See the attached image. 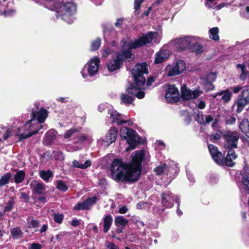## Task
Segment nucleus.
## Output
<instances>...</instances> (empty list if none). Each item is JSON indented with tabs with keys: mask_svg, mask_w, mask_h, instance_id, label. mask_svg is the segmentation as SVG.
Wrapping results in <instances>:
<instances>
[{
	"mask_svg": "<svg viewBox=\"0 0 249 249\" xmlns=\"http://www.w3.org/2000/svg\"><path fill=\"white\" fill-rule=\"evenodd\" d=\"M249 103V88L246 87L242 92V95L236 100L235 104L237 106V112H241Z\"/></svg>",
	"mask_w": 249,
	"mask_h": 249,
	"instance_id": "obj_10",
	"label": "nucleus"
},
{
	"mask_svg": "<svg viewBox=\"0 0 249 249\" xmlns=\"http://www.w3.org/2000/svg\"><path fill=\"white\" fill-rule=\"evenodd\" d=\"M75 138L74 140V143H81L85 141L86 140H88L89 141H91V137L89 136H86L84 134H76L74 135Z\"/></svg>",
	"mask_w": 249,
	"mask_h": 249,
	"instance_id": "obj_29",
	"label": "nucleus"
},
{
	"mask_svg": "<svg viewBox=\"0 0 249 249\" xmlns=\"http://www.w3.org/2000/svg\"><path fill=\"white\" fill-rule=\"evenodd\" d=\"M15 204L14 198L13 197H11L9 201L6 204L4 211V212H9L11 211L13 208L14 205Z\"/></svg>",
	"mask_w": 249,
	"mask_h": 249,
	"instance_id": "obj_40",
	"label": "nucleus"
},
{
	"mask_svg": "<svg viewBox=\"0 0 249 249\" xmlns=\"http://www.w3.org/2000/svg\"><path fill=\"white\" fill-rule=\"evenodd\" d=\"M186 69V64L182 60H178L172 64H168L165 68L164 71L168 76L179 75Z\"/></svg>",
	"mask_w": 249,
	"mask_h": 249,
	"instance_id": "obj_8",
	"label": "nucleus"
},
{
	"mask_svg": "<svg viewBox=\"0 0 249 249\" xmlns=\"http://www.w3.org/2000/svg\"><path fill=\"white\" fill-rule=\"evenodd\" d=\"M30 186L33 192L37 194H43L45 191V185L43 183H38L36 180L32 181Z\"/></svg>",
	"mask_w": 249,
	"mask_h": 249,
	"instance_id": "obj_21",
	"label": "nucleus"
},
{
	"mask_svg": "<svg viewBox=\"0 0 249 249\" xmlns=\"http://www.w3.org/2000/svg\"><path fill=\"white\" fill-rule=\"evenodd\" d=\"M40 177L46 182H48L50 178H53V173L50 170H41L39 172Z\"/></svg>",
	"mask_w": 249,
	"mask_h": 249,
	"instance_id": "obj_27",
	"label": "nucleus"
},
{
	"mask_svg": "<svg viewBox=\"0 0 249 249\" xmlns=\"http://www.w3.org/2000/svg\"><path fill=\"white\" fill-rule=\"evenodd\" d=\"M204 51L203 46L201 43V39L198 37L190 51L195 53L196 54H200Z\"/></svg>",
	"mask_w": 249,
	"mask_h": 249,
	"instance_id": "obj_26",
	"label": "nucleus"
},
{
	"mask_svg": "<svg viewBox=\"0 0 249 249\" xmlns=\"http://www.w3.org/2000/svg\"><path fill=\"white\" fill-rule=\"evenodd\" d=\"M236 68L241 72L240 79L243 81L245 80L249 75V72L246 69V65L244 64H238L236 65Z\"/></svg>",
	"mask_w": 249,
	"mask_h": 249,
	"instance_id": "obj_25",
	"label": "nucleus"
},
{
	"mask_svg": "<svg viewBox=\"0 0 249 249\" xmlns=\"http://www.w3.org/2000/svg\"><path fill=\"white\" fill-rule=\"evenodd\" d=\"M218 96H221V99L224 102L227 103L230 101L232 93L228 89H227L216 93L214 95V97L216 98Z\"/></svg>",
	"mask_w": 249,
	"mask_h": 249,
	"instance_id": "obj_23",
	"label": "nucleus"
},
{
	"mask_svg": "<svg viewBox=\"0 0 249 249\" xmlns=\"http://www.w3.org/2000/svg\"><path fill=\"white\" fill-rule=\"evenodd\" d=\"M117 135V129L115 128H111L107 134L105 142L106 143L107 145L111 144L115 141Z\"/></svg>",
	"mask_w": 249,
	"mask_h": 249,
	"instance_id": "obj_22",
	"label": "nucleus"
},
{
	"mask_svg": "<svg viewBox=\"0 0 249 249\" xmlns=\"http://www.w3.org/2000/svg\"><path fill=\"white\" fill-rule=\"evenodd\" d=\"M236 121V119L233 116H230L226 121V124H232Z\"/></svg>",
	"mask_w": 249,
	"mask_h": 249,
	"instance_id": "obj_54",
	"label": "nucleus"
},
{
	"mask_svg": "<svg viewBox=\"0 0 249 249\" xmlns=\"http://www.w3.org/2000/svg\"><path fill=\"white\" fill-rule=\"evenodd\" d=\"M53 219L55 222L58 223H61L63 219V215L62 214L53 213Z\"/></svg>",
	"mask_w": 249,
	"mask_h": 249,
	"instance_id": "obj_49",
	"label": "nucleus"
},
{
	"mask_svg": "<svg viewBox=\"0 0 249 249\" xmlns=\"http://www.w3.org/2000/svg\"><path fill=\"white\" fill-rule=\"evenodd\" d=\"M213 120V117L212 115L206 116L204 119V124L209 123Z\"/></svg>",
	"mask_w": 249,
	"mask_h": 249,
	"instance_id": "obj_60",
	"label": "nucleus"
},
{
	"mask_svg": "<svg viewBox=\"0 0 249 249\" xmlns=\"http://www.w3.org/2000/svg\"><path fill=\"white\" fill-rule=\"evenodd\" d=\"M242 182L245 186L249 187V174H245L243 176Z\"/></svg>",
	"mask_w": 249,
	"mask_h": 249,
	"instance_id": "obj_51",
	"label": "nucleus"
},
{
	"mask_svg": "<svg viewBox=\"0 0 249 249\" xmlns=\"http://www.w3.org/2000/svg\"><path fill=\"white\" fill-rule=\"evenodd\" d=\"M229 149L226 157L225 159H224V164H225L227 166L232 167L234 164L233 160H235L237 156L232 148Z\"/></svg>",
	"mask_w": 249,
	"mask_h": 249,
	"instance_id": "obj_20",
	"label": "nucleus"
},
{
	"mask_svg": "<svg viewBox=\"0 0 249 249\" xmlns=\"http://www.w3.org/2000/svg\"><path fill=\"white\" fill-rule=\"evenodd\" d=\"M53 154L56 160H62L65 158L64 154L61 151H54Z\"/></svg>",
	"mask_w": 249,
	"mask_h": 249,
	"instance_id": "obj_47",
	"label": "nucleus"
},
{
	"mask_svg": "<svg viewBox=\"0 0 249 249\" xmlns=\"http://www.w3.org/2000/svg\"><path fill=\"white\" fill-rule=\"evenodd\" d=\"M227 5V3H221L219 4V5H218L217 6H215V5L214 6V8H213V9H215L217 10H219L221 8H222L224 7L225 6H226Z\"/></svg>",
	"mask_w": 249,
	"mask_h": 249,
	"instance_id": "obj_61",
	"label": "nucleus"
},
{
	"mask_svg": "<svg viewBox=\"0 0 249 249\" xmlns=\"http://www.w3.org/2000/svg\"><path fill=\"white\" fill-rule=\"evenodd\" d=\"M239 129L249 138V122L247 119H244L239 125Z\"/></svg>",
	"mask_w": 249,
	"mask_h": 249,
	"instance_id": "obj_24",
	"label": "nucleus"
},
{
	"mask_svg": "<svg viewBox=\"0 0 249 249\" xmlns=\"http://www.w3.org/2000/svg\"><path fill=\"white\" fill-rule=\"evenodd\" d=\"M134 80V84H130L126 89L127 93L136 97L138 99H142L145 95L142 89L145 82V78L143 74L148 73V69L146 63L138 64L134 66L131 71Z\"/></svg>",
	"mask_w": 249,
	"mask_h": 249,
	"instance_id": "obj_4",
	"label": "nucleus"
},
{
	"mask_svg": "<svg viewBox=\"0 0 249 249\" xmlns=\"http://www.w3.org/2000/svg\"><path fill=\"white\" fill-rule=\"evenodd\" d=\"M167 167L166 164H163L161 165L157 166L155 169L154 171L157 175H160L162 173L166 171Z\"/></svg>",
	"mask_w": 249,
	"mask_h": 249,
	"instance_id": "obj_39",
	"label": "nucleus"
},
{
	"mask_svg": "<svg viewBox=\"0 0 249 249\" xmlns=\"http://www.w3.org/2000/svg\"><path fill=\"white\" fill-rule=\"evenodd\" d=\"M32 119L22 127H19L18 130V135L20 139L29 138L36 134L39 130L43 127V123L48 116L46 109L41 108L38 111H32Z\"/></svg>",
	"mask_w": 249,
	"mask_h": 249,
	"instance_id": "obj_3",
	"label": "nucleus"
},
{
	"mask_svg": "<svg viewBox=\"0 0 249 249\" xmlns=\"http://www.w3.org/2000/svg\"><path fill=\"white\" fill-rule=\"evenodd\" d=\"M105 246L107 249H120L119 247L114 243L106 241Z\"/></svg>",
	"mask_w": 249,
	"mask_h": 249,
	"instance_id": "obj_45",
	"label": "nucleus"
},
{
	"mask_svg": "<svg viewBox=\"0 0 249 249\" xmlns=\"http://www.w3.org/2000/svg\"><path fill=\"white\" fill-rule=\"evenodd\" d=\"M110 33H112V34H115V33L111 30L110 31V30L107 28H104V37L106 38V37L107 36H108L109 35V34Z\"/></svg>",
	"mask_w": 249,
	"mask_h": 249,
	"instance_id": "obj_57",
	"label": "nucleus"
},
{
	"mask_svg": "<svg viewBox=\"0 0 249 249\" xmlns=\"http://www.w3.org/2000/svg\"><path fill=\"white\" fill-rule=\"evenodd\" d=\"M162 204L166 208H171L173 207L174 200L179 204V201L177 196L174 198V196L170 192L166 191L162 194Z\"/></svg>",
	"mask_w": 249,
	"mask_h": 249,
	"instance_id": "obj_16",
	"label": "nucleus"
},
{
	"mask_svg": "<svg viewBox=\"0 0 249 249\" xmlns=\"http://www.w3.org/2000/svg\"><path fill=\"white\" fill-rule=\"evenodd\" d=\"M28 224H29V226L30 228H36L38 227V226L39 225V222L36 220L32 219L31 221V222L30 223H29Z\"/></svg>",
	"mask_w": 249,
	"mask_h": 249,
	"instance_id": "obj_53",
	"label": "nucleus"
},
{
	"mask_svg": "<svg viewBox=\"0 0 249 249\" xmlns=\"http://www.w3.org/2000/svg\"><path fill=\"white\" fill-rule=\"evenodd\" d=\"M79 148L77 146H74V147H72V146H68L67 147V150L68 151H70V152H73V151H76Z\"/></svg>",
	"mask_w": 249,
	"mask_h": 249,
	"instance_id": "obj_63",
	"label": "nucleus"
},
{
	"mask_svg": "<svg viewBox=\"0 0 249 249\" xmlns=\"http://www.w3.org/2000/svg\"><path fill=\"white\" fill-rule=\"evenodd\" d=\"M208 149L214 161L219 165H223L224 156L221 152L218 150L217 148L213 144H209Z\"/></svg>",
	"mask_w": 249,
	"mask_h": 249,
	"instance_id": "obj_14",
	"label": "nucleus"
},
{
	"mask_svg": "<svg viewBox=\"0 0 249 249\" xmlns=\"http://www.w3.org/2000/svg\"><path fill=\"white\" fill-rule=\"evenodd\" d=\"M56 135V132L53 130H50L48 131L45 134V138L49 141H52L55 138Z\"/></svg>",
	"mask_w": 249,
	"mask_h": 249,
	"instance_id": "obj_41",
	"label": "nucleus"
},
{
	"mask_svg": "<svg viewBox=\"0 0 249 249\" xmlns=\"http://www.w3.org/2000/svg\"><path fill=\"white\" fill-rule=\"evenodd\" d=\"M114 51V49L113 48H111L109 47H106L102 51V56L104 58H107L108 55L111 54Z\"/></svg>",
	"mask_w": 249,
	"mask_h": 249,
	"instance_id": "obj_38",
	"label": "nucleus"
},
{
	"mask_svg": "<svg viewBox=\"0 0 249 249\" xmlns=\"http://www.w3.org/2000/svg\"><path fill=\"white\" fill-rule=\"evenodd\" d=\"M15 12L14 10H8L7 11L4 10V11L3 12V14L5 16H10L14 15L15 14Z\"/></svg>",
	"mask_w": 249,
	"mask_h": 249,
	"instance_id": "obj_58",
	"label": "nucleus"
},
{
	"mask_svg": "<svg viewBox=\"0 0 249 249\" xmlns=\"http://www.w3.org/2000/svg\"><path fill=\"white\" fill-rule=\"evenodd\" d=\"M90 165L91 161L89 160H87L83 164L76 160H74L72 163V167L79 168L80 169H86L89 167Z\"/></svg>",
	"mask_w": 249,
	"mask_h": 249,
	"instance_id": "obj_30",
	"label": "nucleus"
},
{
	"mask_svg": "<svg viewBox=\"0 0 249 249\" xmlns=\"http://www.w3.org/2000/svg\"><path fill=\"white\" fill-rule=\"evenodd\" d=\"M11 177L10 174H6L3 176L0 179V187L4 186L7 184Z\"/></svg>",
	"mask_w": 249,
	"mask_h": 249,
	"instance_id": "obj_36",
	"label": "nucleus"
},
{
	"mask_svg": "<svg viewBox=\"0 0 249 249\" xmlns=\"http://www.w3.org/2000/svg\"><path fill=\"white\" fill-rule=\"evenodd\" d=\"M97 197L95 196L89 198L85 201L77 203L74 207L73 209L74 210L77 211L88 209L91 205L95 203Z\"/></svg>",
	"mask_w": 249,
	"mask_h": 249,
	"instance_id": "obj_19",
	"label": "nucleus"
},
{
	"mask_svg": "<svg viewBox=\"0 0 249 249\" xmlns=\"http://www.w3.org/2000/svg\"><path fill=\"white\" fill-rule=\"evenodd\" d=\"M231 89L234 93H237L242 89V88L241 86H237L232 88Z\"/></svg>",
	"mask_w": 249,
	"mask_h": 249,
	"instance_id": "obj_62",
	"label": "nucleus"
},
{
	"mask_svg": "<svg viewBox=\"0 0 249 249\" xmlns=\"http://www.w3.org/2000/svg\"><path fill=\"white\" fill-rule=\"evenodd\" d=\"M108 105L105 104H100L98 107V110L100 112H103L105 110L106 108H108Z\"/></svg>",
	"mask_w": 249,
	"mask_h": 249,
	"instance_id": "obj_56",
	"label": "nucleus"
},
{
	"mask_svg": "<svg viewBox=\"0 0 249 249\" xmlns=\"http://www.w3.org/2000/svg\"><path fill=\"white\" fill-rule=\"evenodd\" d=\"M136 207L138 210L145 209L149 207V204L144 201H141L136 205Z\"/></svg>",
	"mask_w": 249,
	"mask_h": 249,
	"instance_id": "obj_48",
	"label": "nucleus"
},
{
	"mask_svg": "<svg viewBox=\"0 0 249 249\" xmlns=\"http://www.w3.org/2000/svg\"><path fill=\"white\" fill-rule=\"evenodd\" d=\"M56 188L62 191H66L68 190V186L66 183L62 180H58L57 181Z\"/></svg>",
	"mask_w": 249,
	"mask_h": 249,
	"instance_id": "obj_37",
	"label": "nucleus"
},
{
	"mask_svg": "<svg viewBox=\"0 0 249 249\" xmlns=\"http://www.w3.org/2000/svg\"><path fill=\"white\" fill-rule=\"evenodd\" d=\"M203 91L199 89L192 90L183 85L181 88V95L184 100H190L199 96Z\"/></svg>",
	"mask_w": 249,
	"mask_h": 249,
	"instance_id": "obj_11",
	"label": "nucleus"
},
{
	"mask_svg": "<svg viewBox=\"0 0 249 249\" xmlns=\"http://www.w3.org/2000/svg\"><path fill=\"white\" fill-rule=\"evenodd\" d=\"M206 106V104L203 101H199L197 107L200 109H203L205 108Z\"/></svg>",
	"mask_w": 249,
	"mask_h": 249,
	"instance_id": "obj_64",
	"label": "nucleus"
},
{
	"mask_svg": "<svg viewBox=\"0 0 249 249\" xmlns=\"http://www.w3.org/2000/svg\"><path fill=\"white\" fill-rule=\"evenodd\" d=\"M201 78L203 80V84L207 90H212L213 89L214 87L212 83L216 80V74L215 73L212 72L207 73L203 75Z\"/></svg>",
	"mask_w": 249,
	"mask_h": 249,
	"instance_id": "obj_15",
	"label": "nucleus"
},
{
	"mask_svg": "<svg viewBox=\"0 0 249 249\" xmlns=\"http://www.w3.org/2000/svg\"><path fill=\"white\" fill-rule=\"evenodd\" d=\"M51 9L56 11L57 18L60 17L68 23H72L75 19L76 6L72 2L66 0H63L61 2H53Z\"/></svg>",
	"mask_w": 249,
	"mask_h": 249,
	"instance_id": "obj_5",
	"label": "nucleus"
},
{
	"mask_svg": "<svg viewBox=\"0 0 249 249\" xmlns=\"http://www.w3.org/2000/svg\"><path fill=\"white\" fill-rule=\"evenodd\" d=\"M144 155L143 150L136 152L130 163L115 159L110 167V177L116 181L134 182L138 180L141 172V162Z\"/></svg>",
	"mask_w": 249,
	"mask_h": 249,
	"instance_id": "obj_2",
	"label": "nucleus"
},
{
	"mask_svg": "<svg viewBox=\"0 0 249 249\" xmlns=\"http://www.w3.org/2000/svg\"><path fill=\"white\" fill-rule=\"evenodd\" d=\"M112 222V217L109 215H106L104 218V232L106 233L107 232L110 227L111 225Z\"/></svg>",
	"mask_w": 249,
	"mask_h": 249,
	"instance_id": "obj_28",
	"label": "nucleus"
},
{
	"mask_svg": "<svg viewBox=\"0 0 249 249\" xmlns=\"http://www.w3.org/2000/svg\"><path fill=\"white\" fill-rule=\"evenodd\" d=\"M172 43L179 50H187L188 36H184L179 38H177L172 40Z\"/></svg>",
	"mask_w": 249,
	"mask_h": 249,
	"instance_id": "obj_17",
	"label": "nucleus"
},
{
	"mask_svg": "<svg viewBox=\"0 0 249 249\" xmlns=\"http://www.w3.org/2000/svg\"><path fill=\"white\" fill-rule=\"evenodd\" d=\"M108 113L110 115V117L112 119V123H116L119 125L126 123H128V125H131L132 124V121L127 120L125 115L118 113L111 107L108 109Z\"/></svg>",
	"mask_w": 249,
	"mask_h": 249,
	"instance_id": "obj_9",
	"label": "nucleus"
},
{
	"mask_svg": "<svg viewBox=\"0 0 249 249\" xmlns=\"http://www.w3.org/2000/svg\"><path fill=\"white\" fill-rule=\"evenodd\" d=\"M128 220L123 216H118L115 217V223L117 226H121L125 227L128 223Z\"/></svg>",
	"mask_w": 249,
	"mask_h": 249,
	"instance_id": "obj_32",
	"label": "nucleus"
},
{
	"mask_svg": "<svg viewBox=\"0 0 249 249\" xmlns=\"http://www.w3.org/2000/svg\"><path fill=\"white\" fill-rule=\"evenodd\" d=\"M11 234L14 238L20 237L22 235V231L18 228H14L11 230Z\"/></svg>",
	"mask_w": 249,
	"mask_h": 249,
	"instance_id": "obj_44",
	"label": "nucleus"
},
{
	"mask_svg": "<svg viewBox=\"0 0 249 249\" xmlns=\"http://www.w3.org/2000/svg\"><path fill=\"white\" fill-rule=\"evenodd\" d=\"M219 30L217 27H213L209 30V37L214 40H218L219 39L218 35Z\"/></svg>",
	"mask_w": 249,
	"mask_h": 249,
	"instance_id": "obj_31",
	"label": "nucleus"
},
{
	"mask_svg": "<svg viewBox=\"0 0 249 249\" xmlns=\"http://www.w3.org/2000/svg\"><path fill=\"white\" fill-rule=\"evenodd\" d=\"M215 0H206L205 5L208 8H214V6L216 5V4Z\"/></svg>",
	"mask_w": 249,
	"mask_h": 249,
	"instance_id": "obj_52",
	"label": "nucleus"
},
{
	"mask_svg": "<svg viewBox=\"0 0 249 249\" xmlns=\"http://www.w3.org/2000/svg\"><path fill=\"white\" fill-rule=\"evenodd\" d=\"M101 45V40L99 38H97L94 40L91 46V48L92 51H95L97 50Z\"/></svg>",
	"mask_w": 249,
	"mask_h": 249,
	"instance_id": "obj_42",
	"label": "nucleus"
},
{
	"mask_svg": "<svg viewBox=\"0 0 249 249\" xmlns=\"http://www.w3.org/2000/svg\"><path fill=\"white\" fill-rule=\"evenodd\" d=\"M198 39V37L196 36H188V45L187 50L191 51L192 48L194 45L195 43L197 40Z\"/></svg>",
	"mask_w": 249,
	"mask_h": 249,
	"instance_id": "obj_35",
	"label": "nucleus"
},
{
	"mask_svg": "<svg viewBox=\"0 0 249 249\" xmlns=\"http://www.w3.org/2000/svg\"><path fill=\"white\" fill-rule=\"evenodd\" d=\"M161 38V35L157 32H148L137 39H129L122 40V51L118 53L115 57L109 59L107 63V70L111 72L120 69L124 60H132L133 58L131 49L140 48L147 43H159Z\"/></svg>",
	"mask_w": 249,
	"mask_h": 249,
	"instance_id": "obj_1",
	"label": "nucleus"
},
{
	"mask_svg": "<svg viewBox=\"0 0 249 249\" xmlns=\"http://www.w3.org/2000/svg\"><path fill=\"white\" fill-rule=\"evenodd\" d=\"M41 248H42L41 245H40L38 243H34L29 248V249H41Z\"/></svg>",
	"mask_w": 249,
	"mask_h": 249,
	"instance_id": "obj_55",
	"label": "nucleus"
},
{
	"mask_svg": "<svg viewBox=\"0 0 249 249\" xmlns=\"http://www.w3.org/2000/svg\"><path fill=\"white\" fill-rule=\"evenodd\" d=\"M134 100L132 96L128 95L126 94H123L121 95V102L125 105L131 104Z\"/></svg>",
	"mask_w": 249,
	"mask_h": 249,
	"instance_id": "obj_34",
	"label": "nucleus"
},
{
	"mask_svg": "<svg viewBox=\"0 0 249 249\" xmlns=\"http://www.w3.org/2000/svg\"><path fill=\"white\" fill-rule=\"evenodd\" d=\"M120 136L126 140L129 147L126 148V151L132 150L135 148L139 143V138L137 133L132 129L126 127H122L120 131Z\"/></svg>",
	"mask_w": 249,
	"mask_h": 249,
	"instance_id": "obj_6",
	"label": "nucleus"
},
{
	"mask_svg": "<svg viewBox=\"0 0 249 249\" xmlns=\"http://www.w3.org/2000/svg\"><path fill=\"white\" fill-rule=\"evenodd\" d=\"M78 132L76 129H71L68 130L66 133L64 135V138L65 139L69 138L72 136L73 135H75Z\"/></svg>",
	"mask_w": 249,
	"mask_h": 249,
	"instance_id": "obj_46",
	"label": "nucleus"
},
{
	"mask_svg": "<svg viewBox=\"0 0 249 249\" xmlns=\"http://www.w3.org/2000/svg\"><path fill=\"white\" fill-rule=\"evenodd\" d=\"M11 135V131L10 129H7L4 133L3 138L4 140H6Z\"/></svg>",
	"mask_w": 249,
	"mask_h": 249,
	"instance_id": "obj_59",
	"label": "nucleus"
},
{
	"mask_svg": "<svg viewBox=\"0 0 249 249\" xmlns=\"http://www.w3.org/2000/svg\"><path fill=\"white\" fill-rule=\"evenodd\" d=\"M144 0H134V9L135 12L137 14L139 13V10L140 8L141 4L142 3Z\"/></svg>",
	"mask_w": 249,
	"mask_h": 249,
	"instance_id": "obj_50",
	"label": "nucleus"
},
{
	"mask_svg": "<svg viewBox=\"0 0 249 249\" xmlns=\"http://www.w3.org/2000/svg\"><path fill=\"white\" fill-rule=\"evenodd\" d=\"M100 60L98 56H94L90 59L81 71L82 77L86 78L88 75L92 77L97 74Z\"/></svg>",
	"mask_w": 249,
	"mask_h": 249,
	"instance_id": "obj_7",
	"label": "nucleus"
},
{
	"mask_svg": "<svg viewBox=\"0 0 249 249\" xmlns=\"http://www.w3.org/2000/svg\"><path fill=\"white\" fill-rule=\"evenodd\" d=\"M165 98L168 102L175 103L179 100V92L174 85H169L166 91Z\"/></svg>",
	"mask_w": 249,
	"mask_h": 249,
	"instance_id": "obj_13",
	"label": "nucleus"
},
{
	"mask_svg": "<svg viewBox=\"0 0 249 249\" xmlns=\"http://www.w3.org/2000/svg\"><path fill=\"white\" fill-rule=\"evenodd\" d=\"M171 52L168 50L161 49L155 54L154 63L160 64L166 61L169 57Z\"/></svg>",
	"mask_w": 249,
	"mask_h": 249,
	"instance_id": "obj_18",
	"label": "nucleus"
},
{
	"mask_svg": "<svg viewBox=\"0 0 249 249\" xmlns=\"http://www.w3.org/2000/svg\"><path fill=\"white\" fill-rule=\"evenodd\" d=\"M225 139L224 147L226 148H235L237 146L239 135L236 132H229L225 135Z\"/></svg>",
	"mask_w": 249,
	"mask_h": 249,
	"instance_id": "obj_12",
	"label": "nucleus"
},
{
	"mask_svg": "<svg viewBox=\"0 0 249 249\" xmlns=\"http://www.w3.org/2000/svg\"><path fill=\"white\" fill-rule=\"evenodd\" d=\"M25 172L22 170L18 171L14 176V180L16 183H21L24 179Z\"/></svg>",
	"mask_w": 249,
	"mask_h": 249,
	"instance_id": "obj_33",
	"label": "nucleus"
},
{
	"mask_svg": "<svg viewBox=\"0 0 249 249\" xmlns=\"http://www.w3.org/2000/svg\"><path fill=\"white\" fill-rule=\"evenodd\" d=\"M204 119L202 112H199L195 116L196 120L200 124H204Z\"/></svg>",
	"mask_w": 249,
	"mask_h": 249,
	"instance_id": "obj_43",
	"label": "nucleus"
}]
</instances>
